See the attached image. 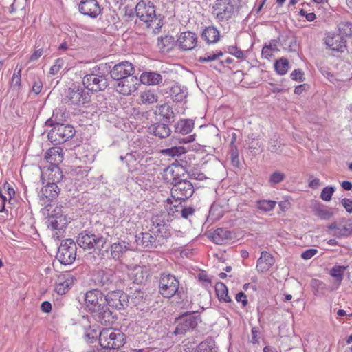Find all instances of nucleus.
I'll return each instance as SVG.
<instances>
[{"label":"nucleus","mask_w":352,"mask_h":352,"mask_svg":"<svg viewBox=\"0 0 352 352\" xmlns=\"http://www.w3.org/2000/svg\"><path fill=\"white\" fill-rule=\"evenodd\" d=\"M219 30L214 26L206 27L202 32V37L208 43L217 42L219 39Z\"/></svg>","instance_id":"c756f323"},{"label":"nucleus","mask_w":352,"mask_h":352,"mask_svg":"<svg viewBox=\"0 0 352 352\" xmlns=\"http://www.w3.org/2000/svg\"><path fill=\"white\" fill-rule=\"evenodd\" d=\"M59 111L60 110L56 109L52 116L45 122L46 126L52 127L47 137L54 145L65 142L75 134V130L72 125L63 124L64 120L58 118Z\"/></svg>","instance_id":"7ed1b4c3"},{"label":"nucleus","mask_w":352,"mask_h":352,"mask_svg":"<svg viewBox=\"0 0 352 352\" xmlns=\"http://www.w3.org/2000/svg\"><path fill=\"white\" fill-rule=\"evenodd\" d=\"M313 211L316 217L323 220L329 219L333 215V210L327 208L323 205L314 206Z\"/></svg>","instance_id":"72a5a7b5"},{"label":"nucleus","mask_w":352,"mask_h":352,"mask_svg":"<svg viewBox=\"0 0 352 352\" xmlns=\"http://www.w3.org/2000/svg\"><path fill=\"white\" fill-rule=\"evenodd\" d=\"M82 83L85 87L92 91H102L107 87V80L103 75L89 74L84 76Z\"/></svg>","instance_id":"f8f14e48"},{"label":"nucleus","mask_w":352,"mask_h":352,"mask_svg":"<svg viewBox=\"0 0 352 352\" xmlns=\"http://www.w3.org/2000/svg\"><path fill=\"white\" fill-rule=\"evenodd\" d=\"M77 244L84 250L101 249L107 243V239L87 230L82 231L76 239Z\"/></svg>","instance_id":"6e6552de"},{"label":"nucleus","mask_w":352,"mask_h":352,"mask_svg":"<svg viewBox=\"0 0 352 352\" xmlns=\"http://www.w3.org/2000/svg\"><path fill=\"white\" fill-rule=\"evenodd\" d=\"M76 256V244L72 239L63 241L58 250L56 258L64 265L72 264Z\"/></svg>","instance_id":"1a4fd4ad"},{"label":"nucleus","mask_w":352,"mask_h":352,"mask_svg":"<svg viewBox=\"0 0 352 352\" xmlns=\"http://www.w3.org/2000/svg\"><path fill=\"white\" fill-rule=\"evenodd\" d=\"M334 191L335 188L333 186H327L322 189L320 198L323 201H329L331 199Z\"/></svg>","instance_id":"09e8293b"},{"label":"nucleus","mask_w":352,"mask_h":352,"mask_svg":"<svg viewBox=\"0 0 352 352\" xmlns=\"http://www.w3.org/2000/svg\"><path fill=\"white\" fill-rule=\"evenodd\" d=\"M181 204L182 202L179 201V204L172 205V203H170L169 206L167 205L166 209L168 211V215L178 216L180 214L182 217L187 219L195 212L193 208H184Z\"/></svg>","instance_id":"412c9836"},{"label":"nucleus","mask_w":352,"mask_h":352,"mask_svg":"<svg viewBox=\"0 0 352 352\" xmlns=\"http://www.w3.org/2000/svg\"><path fill=\"white\" fill-rule=\"evenodd\" d=\"M79 11L84 15L96 18L100 14V7L96 0H82Z\"/></svg>","instance_id":"f3484780"},{"label":"nucleus","mask_w":352,"mask_h":352,"mask_svg":"<svg viewBox=\"0 0 352 352\" xmlns=\"http://www.w3.org/2000/svg\"><path fill=\"white\" fill-rule=\"evenodd\" d=\"M212 9V14L219 21H228L232 16L248 12L246 3L237 0H217Z\"/></svg>","instance_id":"20e7f679"},{"label":"nucleus","mask_w":352,"mask_h":352,"mask_svg":"<svg viewBox=\"0 0 352 352\" xmlns=\"http://www.w3.org/2000/svg\"><path fill=\"white\" fill-rule=\"evenodd\" d=\"M276 205L275 201L272 200H259L256 201V207L264 212H270L274 210Z\"/></svg>","instance_id":"c03bdc74"},{"label":"nucleus","mask_w":352,"mask_h":352,"mask_svg":"<svg viewBox=\"0 0 352 352\" xmlns=\"http://www.w3.org/2000/svg\"><path fill=\"white\" fill-rule=\"evenodd\" d=\"M274 263V260L272 255L266 251H263L257 261L256 268L258 271L263 272L267 271Z\"/></svg>","instance_id":"5701e85b"},{"label":"nucleus","mask_w":352,"mask_h":352,"mask_svg":"<svg viewBox=\"0 0 352 352\" xmlns=\"http://www.w3.org/2000/svg\"><path fill=\"white\" fill-rule=\"evenodd\" d=\"M162 76L154 72H144L140 77L142 83L148 85H156L162 82Z\"/></svg>","instance_id":"bb28decb"},{"label":"nucleus","mask_w":352,"mask_h":352,"mask_svg":"<svg viewBox=\"0 0 352 352\" xmlns=\"http://www.w3.org/2000/svg\"><path fill=\"white\" fill-rule=\"evenodd\" d=\"M174 38L172 36H165L158 38L157 46L161 50H169L172 48Z\"/></svg>","instance_id":"ea45409f"},{"label":"nucleus","mask_w":352,"mask_h":352,"mask_svg":"<svg viewBox=\"0 0 352 352\" xmlns=\"http://www.w3.org/2000/svg\"><path fill=\"white\" fill-rule=\"evenodd\" d=\"M85 336L88 340L95 339L98 337V332L96 329H86V332L85 333Z\"/></svg>","instance_id":"69168bd1"},{"label":"nucleus","mask_w":352,"mask_h":352,"mask_svg":"<svg viewBox=\"0 0 352 352\" xmlns=\"http://www.w3.org/2000/svg\"><path fill=\"white\" fill-rule=\"evenodd\" d=\"M285 178V174L280 172L273 173L270 177L269 182L272 184H279L283 182Z\"/></svg>","instance_id":"8fccbe9b"},{"label":"nucleus","mask_w":352,"mask_h":352,"mask_svg":"<svg viewBox=\"0 0 352 352\" xmlns=\"http://www.w3.org/2000/svg\"><path fill=\"white\" fill-rule=\"evenodd\" d=\"M290 77L294 80H296V81H299V82H302L304 80L303 72L300 69L294 70L291 73Z\"/></svg>","instance_id":"13d9d810"},{"label":"nucleus","mask_w":352,"mask_h":352,"mask_svg":"<svg viewBox=\"0 0 352 352\" xmlns=\"http://www.w3.org/2000/svg\"><path fill=\"white\" fill-rule=\"evenodd\" d=\"M160 113L167 119H170L173 116V111L170 107L168 104L162 105L160 108Z\"/></svg>","instance_id":"5fc2aeb1"},{"label":"nucleus","mask_w":352,"mask_h":352,"mask_svg":"<svg viewBox=\"0 0 352 352\" xmlns=\"http://www.w3.org/2000/svg\"><path fill=\"white\" fill-rule=\"evenodd\" d=\"M26 0H13L10 6V12H14L18 9H23L25 6Z\"/></svg>","instance_id":"4d7b16f0"},{"label":"nucleus","mask_w":352,"mask_h":352,"mask_svg":"<svg viewBox=\"0 0 352 352\" xmlns=\"http://www.w3.org/2000/svg\"><path fill=\"white\" fill-rule=\"evenodd\" d=\"M138 79L135 76L117 80L114 85L117 92L123 95H130L137 90Z\"/></svg>","instance_id":"4468645a"},{"label":"nucleus","mask_w":352,"mask_h":352,"mask_svg":"<svg viewBox=\"0 0 352 352\" xmlns=\"http://www.w3.org/2000/svg\"><path fill=\"white\" fill-rule=\"evenodd\" d=\"M135 237L138 245L143 248H152L155 245L157 241V236H153L149 232L140 233Z\"/></svg>","instance_id":"cd10ccee"},{"label":"nucleus","mask_w":352,"mask_h":352,"mask_svg":"<svg viewBox=\"0 0 352 352\" xmlns=\"http://www.w3.org/2000/svg\"><path fill=\"white\" fill-rule=\"evenodd\" d=\"M124 334L116 329L104 328L99 334V342L104 349H118L124 345Z\"/></svg>","instance_id":"0eeeda50"},{"label":"nucleus","mask_w":352,"mask_h":352,"mask_svg":"<svg viewBox=\"0 0 352 352\" xmlns=\"http://www.w3.org/2000/svg\"><path fill=\"white\" fill-rule=\"evenodd\" d=\"M159 292L164 298H170L177 295L180 298L184 294L182 289H179V281L170 274L162 273L159 282Z\"/></svg>","instance_id":"423d86ee"},{"label":"nucleus","mask_w":352,"mask_h":352,"mask_svg":"<svg viewBox=\"0 0 352 352\" xmlns=\"http://www.w3.org/2000/svg\"><path fill=\"white\" fill-rule=\"evenodd\" d=\"M351 234V230L346 226L338 227L336 231L331 233L333 236L337 238H341L343 236H347Z\"/></svg>","instance_id":"3c124183"},{"label":"nucleus","mask_w":352,"mask_h":352,"mask_svg":"<svg viewBox=\"0 0 352 352\" xmlns=\"http://www.w3.org/2000/svg\"><path fill=\"white\" fill-rule=\"evenodd\" d=\"M230 157L232 164L234 166H239L240 161L239 158V152L237 147H233V148H230Z\"/></svg>","instance_id":"864d4df0"},{"label":"nucleus","mask_w":352,"mask_h":352,"mask_svg":"<svg viewBox=\"0 0 352 352\" xmlns=\"http://www.w3.org/2000/svg\"><path fill=\"white\" fill-rule=\"evenodd\" d=\"M221 56H223V53L221 52H219L217 53H214L213 52H208L205 54L203 56L199 57L198 60L200 63L214 61L217 60Z\"/></svg>","instance_id":"49530a36"},{"label":"nucleus","mask_w":352,"mask_h":352,"mask_svg":"<svg viewBox=\"0 0 352 352\" xmlns=\"http://www.w3.org/2000/svg\"><path fill=\"white\" fill-rule=\"evenodd\" d=\"M274 68L278 74L284 75L289 69V62L286 58H281L275 62Z\"/></svg>","instance_id":"a19ab883"},{"label":"nucleus","mask_w":352,"mask_h":352,"mask_svg":"<svg viewBox=\"0 0 352 352\" xmlns=\"http://www.w3.org/2000/svg\"><path fill=\"white\" fill-rule=\"evenodd\" d=\"M268 150L272 153H279L281 152V146L277 142L272 141L270 142Z\"/></svg>","instance_id":"052dcab7"},{"label":"nucleus","mask_w":352,"mask_h":352,"mask_svg":"<svg viewBox=\"0 0 352 352\" xmlns=\"http://www.w3.org/2000/svg\"><path fill=\"white\" fill-rule=\"evenodd\" d=\"M177 42L182 50H191L197 45V36L192 32H184L181 34Z\"/></svg>","instance_id":"6ab92c4d"},{"label":"nucleus","mask_w":352,"mask_h":352,"mask_svg":"<svg viewBox=\"0 0 352 352\" xmlns=\"http://www.w3.org/2000/svg\"><path fill=\"white\" fill-rule=\"evenodd\" d=\"M85 306L96 321L103 325L113 322V313L107 306L104 295L98 289H91L84 294Z\"/></svg>","instance_id":"f257e3e1"},{"label":"nucleus","mask_w":352,"mask_h":352,"mask_svg":"<svg viewBox=\"0 0 352 352\" xmlns=\"http://www.w3.org/2000/svg\"><path fill=\"white\" fill-rule=\"evenodd\" d=\"M169 219L167 218V214L165 212L157 214L153 216L151 219L152 222V231L157 229L166 223H168Z\"/></svg>","instance_id":"e433bc0d"},{"label":"nucleus","mask_w":352,"mask_h":352,"mask_svg":"<svg viewBox=\"0 0 352 352\" xmlns=\"http://www.w3.org/2000/svg\"><path fill=\"white\" fill-rule=\"evenodd\" d=\"M151 133L160 138H166L170 134L169 126L164 123H155L149 127Z\"/></svg>","instance_id":"c85d7f7f"},{"label":"nucleus","mask_w":352,"mask_h":352,"mask_svg":"<svg viewBox=\"0 0 352 352\" xmlns=\"http://www.w3.org/2000/svg\"><path fill=\"white\" fill-rule=\"evenodd\" d=\"M227 52L236 56L238 58H242L243 57V52L242 50L238 49L236 46L234 45H230L227 47Z\"/></svg>","instance_id":"603ef678"},{"label":"nucleus","mask_w":352,"mask_h":352,"mask_svg":"<svg viewBox=\"0 0 352 352\" xmlns=\"http://www.w3.org/2000/svg\"><path fill=\"white\" fill-rule=\"evenodd\" d=\"M60 192V190L59 187L54 182L47 183V184L42 188L39 193L40 200L43 201V204H49L50 201L57 199Z\"/></svg>","instance_id":"dca6fc26"},{"label":"nucleus","mask_w":352,"mask_h":352,"mask_svg":"<svg viewBox=\"0 0 352 352\" xmlns=\"http://www.w3.org/2000/svg\"><path fill=\"white\" fill-rule=\"evenodd\" d=\"M299 14L301 16H305L308 21H313L316 19V14L314 12L307 13L304 10H301L299 12Z\"/></svg>","instance_id":"774afa93"},{"label":"nucleus","mask_w":352,"mask_h":352,"mask_svg":"<svg viewBox=\"0 0 352 352\" xmlns=\"http://www.w3.org/2000/svg\"><path fill=\"white\" fill-rule=\"evenodd\" d=\"M115 277L111 270L103 272L100 276V283L103 286H108L110 283H113Z\"/></svg>","instance_id":"de8ad7c7"},{"label":"nucleus","mask_w":352,"mask_h":352,"mask_svg":"<svg viewBox=\"0 0 352 352\" xmlns=\"http://www.w3.org/2000/svg\"><path fill=\"white\" fill-rule=\"evenodd\" d=\"M43 175H45L47 179V183H55L57 184L59 183L63 177V175L60 168L57 164H51L50 166L43 173Z\"/></svg>","instance_id":"4be33fe9"},{"label":"nucleus","mask_w":352,"mask_h":352,"mask_svg":"<svg viewBox=\"0 0 352 352\" xmlns=\"http://www.w3.org/2000/svg\"><path fill=\"white\" fill-rule=\"evenodd\" d=\"M236 300L241 302L243 307H245L248 304L247 296L243 292H239L236 296Z\"/></svg>","instance_id":"0e129e2a"},{"label":"nucleus","mask_w":352,"mask_h":352,"mask_svg":"<svg viewBox=\"0 0 352 352\" xmlns=\"http://www.w3.org/2000/svg\"><path fill=\"white\" fill-rule=\"evenodd\" d=\"M133 250L131 243L125 240H118L111 244L110 250L111 255L113 259H119L124 254Z\"/></svg>","instance_id":"a211bd4d"},{"label":"nucleus","mask_w":352,"mask_h":352,"mask_svg":"<svg viewBox=\"0 0 352 352\" xmlns=\"http://www.w3.org/2000/svg\"><path fill=\"white\" fill-rule=\"evenodd\" d=\"M135 69L129 61H122L115 65L110 71L111 77L116 81L134 76Z\"/></svg>","instance_id":"ddd939ff"},{"label":"nucleus","mask_w":352,"mask_h":352,"mask_svg":"<svg viewBox=\"0 0 352 352\" xmlns=\"http://www.w3.org/2000/svg\"><path fill=\"white\" fill-rule=\"evenodd\" d=\"M217 296L220 301L230 302L231 298L228 296V291L226 285L223 283H218L215 286Z\"/></svg>","instance_id":"f704fd0d"},{"label":"nucleus","mask_w":352,"mask_h":352,"mask_svg":"<svg viewBox=\"0 0 352 352\" xmlns=\"http://www.w3.org/2000/svg\"><path fill=\"white\" fill-rule=\"evenodd\" d=\"M196 352H217L215 342L212 338H207L197 346Z\"/></svg>","instance_id":"c9c22d12"},{"label":"nucleus","mask_w":352,"mask_h":352,"mask_svg":"<svg viewBox=\"0 0 352 352\" xmlns=\"http://www.w3.org/2000/svg\"><path fill=\"white\" fill-rule=\"evenodd\" d=\"M186 88L179 85H174L170 89V96L173 101L181 102L187 96Z\"/></svg>","instance_id":"473e14b6"},{"label":"nucleus","mask_w":352,"mask_h":352,"mask_svg":"<svg viewBox=\"0 0 352 352\" xmlns=\"http://www.w3.org/2000/svg\"><path fill=\"white\" fill-rule=\"evenodd\" d=\"M107 299V306L116 309H124L127 305L126 296L122 291H112L104 296Z\"/></svg>","instance_id":"2eb2a0df"},{"label":"nucleus","mask_w":352,"mask_h":352,"mask_svg":"<svg viewBox=\"0 0 352 352\" xmlns=\"http://www.w3.org/2000/svg\"><path fill=\"white\" fill-rule=\"evenodd\" d=\"M60 148H51L47 151L45 158L51 164H57L63 160Z\"/></svg>","instance_id":"2f4dec72"},{"label":"nucleus","mask_w":352,"mask_h":352,"mask_svg":"<svg viewBox=\"0 0 352 352\" xmlns=\"http://www.w3.org/2000/svg\"><path fill=\"white\" fill-rule=\"evenodd\" d=\"M90 97L89 92L82 87L74 86L68 89L65 101L72 105H82L89 102Z\"/></svg>","instance_id":"9b49d317"},{"label":"nucleus","mask_w":352,"mask_h":352,"mask_svg":"<svg viewBox=\"0 0 352 352\" xmlns=\"http://www.w3.org/2000/svg\"><path fill=\"white\" fill-rule=\"evenodd\" d=\"M135 15L147 28L152 29L155 34L159 32L163 23L160 15L156 14L155 8L150 1L142 0L135 6Z\"/></svg>","instance_id":"39448f33"},{"label":"nucleus","mask_w":352,"mask_h":352,"mask_svg":"<svg viewBox=\"0 0 352 352\" xmlns=\"http://www.w3.org/2000/svg\"><path fill=\"white\" fill-rule=\"evenodd\" d=\"M347 267L342 266V265H334L331 271L330 275L335 278L336 280L340 283L344 278V272L346 270Z\"/></svg>","instance_id":"79ce46f5"},{"label":"nucleus","mask_w":352,"mask_h":352,"mask_svg":"<svg viewBox=\"0 0 352 352\" xmlns=\"http://www.w3.org/2000/svg\"><path fill=\"white\" fill-rule=\"evenodd\" d=\"M346 40L340 34L326 38V44L333 51L343 52L346 48Z\"/></svg>","instance_id":"b1692460"},{"label":"nucleus","mask_w":352,"mask_h":352,"mask_svg":"<svg viewBox=\"0 0 352 352\" xmlns=\"http://www.w3.org/2000/svg\"><path fill=\"white\" fill-rule=\"evenodd\" d=\"M339 34L344 37H352V23L349 21L341 22L338 25Z\"/></svg>","instance_id":"58836bf2"},{"label":"nucleus","mask_w":352,"mask_h":352,"mask_svg":"<svg viewBox=\"0 0 352 352\" xmlns=\"http://www.w3.org/2000/svg\"><path fill=\"white\" fill-rule=\"evenodd\" d=\"M74 283V278L69 274H60L56 280L55 290L60 295L65 294Z\"/></svg>","instance_id":"aec40b11"},{"label":"nucleus","mask_w":352,"mask_h":352,"mask_svg":"<svg viewBox=\"0 0 352 352\" xmlns=\"http://www.w3.org/2000/svg\"><path fill=\"white\" fill-rule=\"evenodd\" d=\"M153 232L157 236L161 237L162 239H167L171 235L170 225L167 223L165 225L153 230Z\"/></svg>","instance_id":"a18cd8bd"},{"label":"nucleus","mask_w":352,"mask_h":352,"mask_svg":"<svg viewBox=\"0 0 352 352\" xmlns=\"http://www.w3.org/2000/svg\"><path fill=\"white\" fill-rule=\"evenodd\" d=\"M318 252L316 249H308L301 254V257L305 260H308L314 256Z\"/></svg>","instance_id":"bf43d9fd"},{"label":"nucleus","mask_w":352,"mask_h":352,"mask_svg":"<svg viewBox=\"0 0 352 352\" xmlns=\"http://www.w3.org/2000/svg\"><path fill=\"white\" fill-rule=\"evenodd\" d=\"M342 205L349 213H352V200L344 198L341 201Z\"/></svg>","instance_id":"680f3d73"},{"label":"nucleus","mask_w":352,"mask_h":352,"mask_svg":"<svg viewBox=\"0 0 352 352\" xmlns=\"http://www.w3.org/2000/svg\"><path fill=\"white\" fill-rule=\"evenodd\" d=\"M43 83L41 80L35 81L32 86V91L35 95H38L42 90Z\"/></svg>","instance_id":"338daca9"},{"label":"nucleus","mask_w":352,"mask_h":352,"mask_svg":"<svg viewBox=\"0 0 352 352\" xmlns=\"http://www.w3.org/2000/svg\"><path fill=\"white\" fill-rule=\"evenodd\" d=\"M63 63L64 60L62 58H58L56 60L54 65L51 67L50 69V74L52 75L56 74L63 67Z\"/></svg>","instance_id":"6e6d98bb"},{"label":"nucleus","mask_w":352,"mask_h":352,"mask_svg":"<svg viewBox=\"0 0 352 352\" xmlns=\"http://www.w3.org/2000/svg\"><path fill=\"white\" fill-rule=\"evenodd\" d=\"M43 54L42 48L35 50L30 57V61H36Z\"/></svg>","instance_id":"e2e57ef3"},{"label":"nucleus","mask_w":352,"mask_h":352,"mask_svg":"<svg viewBox=\"0 0 352 352\" xmlns=\"http://www.w3.org/2000/svg\"><path fill=\"white\" fill-rule=\"evenodd\" d=\"M194 127V122L192 120H182L179 121L175 125V133L182 135L190 133Z\"/></svg>","instance_id":"7c9ffc66"},{"label":"nucleus","mask_w":352,"mask_h":352,"mask_svg":"<svg viewBox=\"0 0 352 352\" xmlns=\"http://www.w3.org/2000/svg\"><path fill=\"white\" fill-rule=\"evenodd\" d=\"M198 312L197 310H192L185 312L179 318L178 324L174 331L175 335H184L187 331L193 330L201 321L199 316H193L192 314Z\"/></svg>","instance_id":"9d476101"},{"label":"nucleus","mask_w":352,"mask_h":352,"mask_svg":"<svg viewBox=\"0 0 352 352\" xmlns=\"http://www.w3.org/2000/svg\"><path fill=\"white\" fill-rule=\"evenodd\" d=\"M65 220V217H63V212L60 207H56L49 219L50 226L53 230L62 229L63 224H61V223Z\"/></svg>","instance_id":"a878e982"},{"label":"nucleus","mask_w":352,"mask_h":352,"mask_svg":"<svg viewBox=\"0 0 352 352\" xmlns=\"http://www.w3.org/2000/svg\"><path fill=\"white\" fill-rule=\"evenodd\" d=\"M186 151V148L183 146H173L162 150L161 153L166 156L175 157L184 154Z\"/></svg>","instance_id":"37998d69"},{"label":"nucleus","mask_w":352,"mask_h":352,"mask_svg":"<svg viewBox=\"0 0 352 352\" xmlns=\"http://www.w3.org/2000/svg\"><path fill=\"white\" fill-rule=\"evenodd\" d=\"M141 100L144 104H152L157 101L158 96L154 91L146 90L141 94Z\"/></svg>","instance_id":"4c0bfd02"},{"label":"nucleus","mask_w":352,"mask_h":352,"mask_svg":"<svg viewBox=\"0 0 352 352\" xmlns=\"http://www.w3.org/2000/svg\"><path fill=\"white\" fill-rule=\"evenodd\" d=\"M172 166L175 169L172 170V173H176V177L173 179V187L171 188V197L176 201H184L194 193V187L187 178H185L184 172H187L186 167L182 165L173 163Z\"/></svg>","instance_id":"f03ea898"},{"label":"nucleus","mask_w":352,"mask_h":352,"mask_svg":"<svg viewBox=\"0 0 352 352\" xmlns=\"http://www.w3.org/2000/svg\"><path fill=\"white\" fill-rule=\"evenodd\" d=\"M232 237V232L225 228H219L210 234V239L217 244L226 243Z\"/></svg>","instance_id":"393cba45"}]
</instances>
